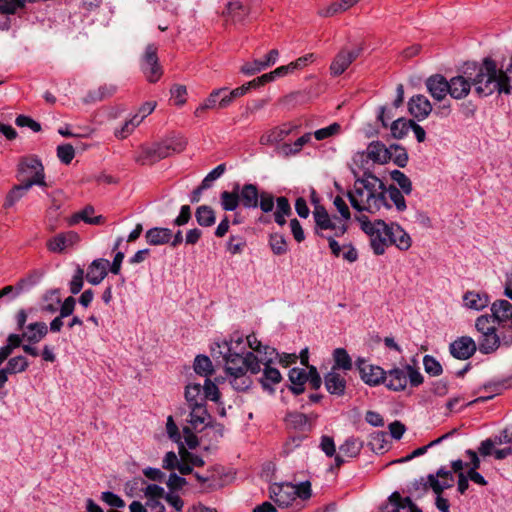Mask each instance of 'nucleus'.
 <instances>
[{
  "label": "nucleus",
  "instance_id": "obj_1",
  "mask_svg": "<svg viewBox=\"0 0 512 512\" xmlns=\"http://www.w3.org/2000/svg\"><path fill=\"white\" fill-rule=\"evenodd\" d=\"M211 351L213 357L223 359L230 384L237 391H245L250 387L252 382L246 374L248 371L258 374L261 371V365H264V369L260 382L265 390L273 391L272 385L279 383L282 379L279 370L270 366L273 359L278 356L275 348L265 347L264 355L258 357L253 352L245 351L242 336L233 335L230 340L214 342Z\"/></svg>",
  "mask_w": 512,
  "mask_h": 512
},
{
  "label": "nucleus",
  "instance_id": "obj_2",
  "mask_svg": "<svg viewBox=\"0 0 512 512\" xmlns=\"http://www.w3.org/2000/svg\"><path fill=\"white\" fill-rule=\"evenodd\" d=\"M351 206L358 212L376 214L382 209H390L392 205L386 200V186L382 180L364 173L356 178L353 187L347 192Z\"/></svg>",
  "mask_w": 512,
  "mask_h": 512
},
{
  "label": "nucleus",
  "instance_id": "obj_3",
  "mask_svg": "<svg viewBox=\"0 0 512 512\" xmlns=\"http://www.w3.org/2000/svg\"><path fill=\"white\" fill-rule=\"evenodd\" d=\"M474 70V91L478 96L486 97L494 92L509 94L512 91V55L505 69H498L494 60L485 58Z\"/></svg>",
  "mask_w": 512,
  "mask_h": 512
},
{
  "label": "nucleus",
  "instance_id": "obj_4",
  "mask_svg": "<svg viewBox=\"0 0 512 512\" xmlns=\"http://www.w3.org/2000/svg\"><path fill=\"white\" fill-rule=\"evenodd\" d=\"M184 397L190 410L188 423L194 430L202 431L210 418L206 401H218V387L209 378L205 379L203 386L199 383H189L185 387Z\"/></svg>",
  "mask_w": 512,
  "mask_h": 512
},
{
  "label": "nucleus",
  "instance_id": "obj_5",
  "mask_svg": "<svg viewBox=\"0 0 512 512\" xmlns=\"http://www.w3.org/2000/svg\"><path fill=\"white\" fill-rule=\"evenodd\" d=\"M361 229L369 236L370 246L376 255L384 254L389 246V224L383 220L371 221L367 216L357 217Z\"/></svg>",
  "mask_w": 512,
  "mask_h": 512
},
{
  "label": "nucleus",
  "instance_id": "obj_6",
  "mask_svg": "<svg viewBox=\"0 0 512 512\" xmlns=\"http://www.w3.org/2000/svg\"><path fill=\"white\" fill-rule=\"evenodd\" d=\"M183 142H162L152 145H142L134 156V160L140 165H151L173 153H179L184 149Z\"/></svg>",
  "mask_w": 512,
  "mask_h": 512
},
{
  "label": "nucleus",
  "instance_id": "obj_7",
  "mask_svg": "<svg viewBox=\"0 0 512 512\" xmlns=\"http://www.w3.org/2000/svg\"><path fill=\"white\" fill-rule=\"evenodd\" d=\"M315 233L321 237H340L347 231L346 222L337 216L331 217L323 206H316L313 211Z\"/></svg>",
  "mask_w": 512,
  "mask_h": 512
},
{
  "label": "nucleus",
  "instance_id": "obj_8",
  "mask_svg": "<svg viewBox=\"0 0 512 512\" xmlns=\"http://www.w3.org/2000/svg\"><path fill=\"white\" fill-rule=\"evenodd\" d=\"M363 51L361 45L356 46L352 49L343 47L333 58L329 71L331 76L337 77L343 74L348 67L360 56Z\"/></svg>",
  "mask_w": 512,
  "mask_h": 512
},
{
  "label": "nucleus",
  "instance_id": "obj_9",
  "mask_svg": "<svg viewBox=\"0 0 512 512\" xmlns=\"http://www.w3.org/2000/svg\"><path fill=\"white\" fill-rule=\"evenodd\" d=\"M141 70L149 82H157L162 75V68L158 61L157 47L154 44L147 45L141 59Z\"/></svg>",
  "mask_w": 512,
  "mask_h": 512
},
{
  "label": "nucleus",
  "instance_id": "obj_10",
  "mask_svg": "<svg viewBox=\"0 0 512 512\" xmlns=\"http://www.w3.org/2000/svg\"><path fill=\"white\" fill-rule=\"evenodd\" d=\"M356 365L359 369L360 377L369 386H378L384 384L386 380V371L377 365L367 363L364 359H358Z\"/></svg>",
  "mask_w": 512,
  "mask_h": 512
},
{
  "label": "nucleus",
  "instance_id": "obj_11",
  "mask_svg": "<svg viewBox=\"0 0 512 512\" xmlns=\"http://www.w3.org/2000/svg\"><path fill=\"white\" fill-rule=\"evenodd\" d=\"M269 493L270 498L280 507L289 506L297 498V490L291 483H274Z\"/></svg>",
  "mask_w": 512,
  "mask_h": 512
},
{
  "label": "nucleus",
  "instance_id": "obj_12",
  "mask_svg": "<svg viewBox=\"0 0 512 512\" xmlns=\"http://www.w3.org/2000/svg\"><path fill=\"white\" fill-rule=\"evenodd\" d=\"M475 73H469L468 76L458 75L452 77L448 81L449 91L448 94L454 99H463L471 91V87H474L473 78Z\"/></svg>",
  "mask_w": 512,
  "mask_h": 512
},
{
  "label": "nucleus",
  "instance_id": "obj_13",
  "mask_svg": "<svg viewBox=\"0 0 512 512\" xmlns=\"http://www.w3.org/2000/svg\"><path fill=\"white\" fill-rule=\"evenodd\" d=\"M477 350L475 341L469 336H462L454 340L449 345L450 354L459 360H467L474 355Z\"/></svg>",
  "mask_w": 512,
  "mask_h": 512
},
{
  "label": "nucleus",
  "instance_id": "obj_14",
  "mask_svg": "<svg viewBox=\"0 0 512 512\" xmlns=\"http://www.w3.org/2000/svg\"><path fill=\"white\" fill-rule=\"evenodd\" d=\"M299 125L294 123H285L275 127L260 137L262 145H274L283 141L288 135L295 133L299 129Z\"/></svg>",
  "mask_w": 512,
  "mask_h": 512
},
{
  "label": "nucleus",
  "instance_id": "obj_15",
  "mask_svg": "<svg viewBox=\"0 0 512 512\" xmlns=\"http://www.w3.org/2000/svg\"><path fill=\"white\" fill-rule=\"evenodd\" d=\"M32 163H34V166L31 164L30 167L34 168V170L36 169L33 176L31 178L24 177V179H18L21 183L14 187L13 193H23L28 191L33 185L46 186L44 167L41 161H33Z\"/></svg>",
  "mask_w": 512,
  "mask_h": 512
},
{
  "label": "nucleus",
  "instance_id": "obj_16",
  "mask_svg": "<svg viewBox=\"0 0 512 512\" xmlns=\"http://www.w3.org/2000/svg\"><path fill=\"white\" fill-rule=\"evenodd\" d=\"M389 245H395L402 251L408 250L412 245L410 235L398 224H389Z\"/></svg>",
  "mask_w": 512,
  "mask_h": 512
},
{
  "label": "nucleus",
  "instance_id": "obj_17",
  "mask_svg": "<svg viewBox=\"0 0 512 512\" xmlns=\"http://www.w3.org/2000/svg\"><path fill=\"white\" fill-rule=\"evenodd\" d=\"M384 384L387 389L391 391H403L407 386V374L405 366L403 368L394 367L386 371V380Z\"/></svg>",
  "mask_w": 512,
  "mask_h": 512
},
{
  "label": "nucleus",
  "instance_id": "obj_18",
  "mask_svg": "<svg viewBox=\"0 0 512 512\" xmlns=\"http://www.w3.org/2000/svg\"><path fill=\"white\" fill-rule=\"evenodd\" d=\"M408 108L410 114L419 121L424 120L432 111V105L424 95L411 97Z\"/></svg>",
  "mask_w": 512,
  "mask_h": 512
},
{
  "label": "nucleus",
  "instance_id": "obj_19",
  "mask_svg": "<svg viewBox=\"0 0 512 512\" xmlns=\"http://www.w3.org/2000/svg\"><path fill=\"white\" fill-rule=\"evenodd\" d=\"M430 95L437 101L443 100L449 91L448 81L442 75L435 74L426 80Z\"/></svg>",
  "mask_w": 512,
  "mask_h": 512
},
{
  "label": "nucleus",
  "instance_id": "obj_20",
  "mask_svg": "<svg viewBox=\"0 0 512 512\" xmlns=\"http://www.w3.org/2000/svg\"><path fill=\"white\" fill-rule=\"evenodd\" d=\"M110 262L106 259L99 258L89 265L87 269L86 279L92 285H98L107 276V269Z\"/></svg>",
  "mask_w": 512,
  "mask_h": 512
},
{
  "label": "nucleus",
  "instance_id": "obj_21",
  "mask_svg": "<svg viewBox=\"0 0 512 512\" xmlns=\"http://www.w3.org/2000/svg\"><path fill=\"white\" fill-rule=\"evenodd\" d=\"M326 390L336 396H343L346 390V379L340 373L331 369L324 378Z\"/></svg>",
  "mask_w": 512,
  "mask_h": 512
},
{
  "label": "nucleus",
  "instance_id": "obj_22",
  "mask_svg": "<svg viewBox=\"0 0 512 512\" xmlns=\"http://www.w3.org/2000/svg\"><path fill=\"white\" fill-rule=\"evenodd\" d=\"M48 333V327L45 322L30 323L25 327L22 333L24 341L27 343H39Z\"/></svg>",
  "mask_w": 512,
  "mask_h": 512
},
{
  "label": "nucleus",
  "instance_id": "obj_23",
  "mask_svg": "<svg viewBox=\"0 0 512 512\" xmlns=\"http://www.w3.org/2000/svg\"><path fill=\"white\" fill-rule=\"evenodd\" d=\"M259 191L255 184L247 183L239 187V199L244 208L258 207Z\"/></svg>",
  "mask_w": 512,
  "mask_h": 512
},
{
  "label": "nucleus",
  "instance_id": "obj_24",
  "mask_svg": "<svg viewBox=\"0 0 512 512\" xmlns=\"http://www.w3.org/2000/svg\"><path fill=\"white\" fill-rule=\"evenodd\" d=\"M286 423L289 427L300 432H308L312 429L313 418L300 412H291L286 416Z\"/></svg>",
  "mask_w": 512,
  "mask_h": 512
},
{
  "label": "nucleus",
  "instance_id": "obj_25",
  "mask_svg": "<svg viewBox=\"0 0 512 512\" xmlns=\"http://www.w3.org/2000/svg\"><path fill=\"white\" fill-rule=\"evenodd\" d=\"M171 238L172 231L163 227H153L145 233L146 242L153 246L168 244Z\"/></svg>",
  "mask_w": 512,
  "mask_h": 512
},
{
  "label": "nucleus",
  "instance_id": "obj_26",
  "mask_svg": "<svg viewBox=\"0 0 512 512\" xmlns=\"http://www.w3.org/2000/svg\"><path fill=\"white\" fill-rule=\"evenodd\" d=\"M367 156L374 162L381 164L386 163L390 160L389 147H385V145L379 141L371 142L367 147Z\"/></svg>",
  "mask_w": 512,
  "mask_h": 512
},
{
  "label": "nucleus",
  "instance_id": "obj_27",
  "mask_svg": "<svg viewBox=\"0 0 512 512\" xmlns=\"http://www.w3.org/2000/svg\"><path fill=\"white\" fill-rule=\"evenodd\" d=\"M289 380L292 384L291 391L295 395L304 392V384L308 381V372L303 368H292L289 371Z\"/></svg>",
  "mask_w": 512,
  "mask_h": 512
},
{
  "label": "nucleus",
  "instance_id": "obj_28",
  "mask_svg": "<svg viewBox=\"0 0 512 512\" xmlns=\"http://www.w3.org/2000/svg\"><path fill=\"white\" fill-rule=\"evenodd\" d=\"M312 139L311 133H305L301 137H299L293 144L284 143L278 147V152L285 156H293L298 154L304 145L310 143Z\"/></svg>",
  "mask_w": 512,
  "mask_h": 512
},
{
  "label": "nucleus",
  "instance_id": "obj_29",
  "mask_svg": "<svg viewBox=\"0 0 512 512\" xmlns=\"http://www.w3.org/2000/svg\"><path fill=\"white\" fill-rule=\"evenodd\" d=\"M94 213V208L92 206H86L83 210L75 213L69 219V225H76L79 221H84L87 224L98 225L103 222V216H95L91 217Z\"/></svg>",
  "mask_w": 512,
  "mask_h": 512
},
{
  "label": "nucleus",
  "instance_id": "obj_30",
  "mask_svg": "<svg viewBox=\"0 0 512 512\" xmlns=\"http://www.w3.org/2000/svg\"><path fill=\"white\" fill-rule=\"evenodd\" d=\"M479 351L483 354L494 352L500 345V338L496 334V329L492 332L482 334L478 340Z\"/></svg>",
  "mask_w": 512,
  "mask_h": 512
},
{
  "label": "nucleus",
  "instance_id": "obj_31",
  "mask_svg": "<svg viewBox=\"0 0 512 512\" xmlns=\"http://www.w3.org/2000/svg\"><path fill=\"white\" fill-rule=\"evenodd\" d=\"M220 204L224 211H234L240 204L239 184H236L232 191H223L220 194Z\"/></svg>",
  "mask_w": 512,
  "mask_h": 512
},
{
  "label": "nucleus",
  "instance_id": "obj_32",
  "mask_svg": "<svg viewBox=\"0 0 512 512\" xmlns=\"http://www.w3.org/2000/svg\"><path fill=\"white\" fill-rule=\"evenodd\" d=\"M227 91V88L213 90L209 96L195 110L196 117H201L202 113L209 109H218L220 96Z\"/></svg>",
  "mask_w": 512,
  "mask_h": 512
},
{
  "label": "nucleus",
  "instance_id": "obj_33",
  "mask_svg": "<svg viewBox=\"0 0 512 512\" xmlns=\"http://www.w3.org/2000/svg\"><path fill=\"white\" fill-rule=\"evenodd\" d=\"M491 311L497 322H504L512 316V304L504 299L497 300L492 304Z\"/></svg>",
  "mask_w": 512,
  "mask_h": 512
},
{
  "label": "nucleus",
  "instance_id": "obj_34",
  "mask_svg": "<svg viewBox=\"0 0 512 512\" xmlns=\"http://www.w3.org/2000/svg\"><path fill=\"white\" fill-rule=\"evenodd\" d=\"M454 483V476L437 479L434 474L427 476L425 487H430L435 494H442L445 489L451 488Z\"/></svg>",
  "mask_w": 512,
  "mask_h": 512
},
{
  "label": "nucleus",
  "instance_id": "obj_35",
  "mask_svg": "<svg viewBox=\"0 0 512 512\" xmlns=\"http://www.w3.org/2000/svg\"><path fill=\"white\" fill-rule=\"evenodd\" d=\"M463 300L466 307L474 310H482L489 304V298L487 295L472 291L467 292L464 295Z\"/></svg>",
  "mask_w": 512,
  "mask_h": 512
},
{
  "label": "nucleus",
  "instance_id": "obj_36",
  "mask_svg": "<svg viewBox=\"0 0 512 512\" xmlns=\"http://www.w3.org/2000/svg\"><path fill=\"white\" fill-rule=\"evenodd\" d=\"M195 217L197 223L202 227H210L215 224L216 216L214 210L208 205H201L196 209Z\"/></svg>",
  "mask_w": 512,
  "mask_h": 512
},
{
  "label": "nucleus",
  "instance_id": "obj_37",
  "mask_svg": "<svg viewBox=\"0 0 512 512\" xmlns=\"http://www.w3.org/2000/svg\"><path fill=\"white\" fill-rule=\"evenodd\" d=\"M363 447V442L354 437H350L339 447L341 455L345 457L353 458L356 457Z\"/></svg>",
  "mask_w": 512,
  "mask_h": 512
},
{
  "label": "nucleus",
  "instance_id": "obj_38",
  "mask_svg": "<svg viewBox=\"0 0 512 512\" xmlns=\"http://www.w3.org/2000/svg\"><path fill=\"white\" fill-rule=\"evenodd\" d=\"M388 198L393 203V205L396 207L398 212H403L406 210V201L403 195L402 190L396 188L393 185H390L389 187H386V200L388 201Z\"/></svg>",
  "mask_w": 512,
  "mask_h": 512
},
{
  "label": "nucleus",
  "instance_id": "obj_39",
  "mask_svg": "<svg viewBox=\"0 0 512 512\" xmlns=\"http://www.w3.org/2000/svg\"><path fill=\"white\" fill-rule=\"evenodd\" d=\"M334 365L332 369H343L345 371L352 368V360L344 348H336L333 352Z\"/></svg>",
  "mask_w": 512,
  "mask_h": 512
},
{
  "label": "nucleus",
  "instance_id": "obj_40",
  "mask_svg": "<svg viewBox=\"0 0 512 512\" xmlns=\"http://www.w3.org/2000/svg\"><path fill=\"white\" fill-rule=\"evenodd\" d=\"M194 371L201 375L206 377V379L213 374L214 369L212 362L208 356L205 355H198L196 356L194 360Z\"/></svg>",
  "mask_w": 512,
  "mask_h": 512
},
{
  "label": "nucleus",
  "instance_id": "obj_41",
  "mask_svg": "<svg viewBox=\"0 0 512 512\" xmlns=\"http://www.w3.org/2000/svg\"><path fill=\"white\" fill-rule=\"evenodd\" d=\"M389 156L390 160H392L397 166L403 168L407 165L408 153L405 148L397 144H391L389 146Z\"/></svg>",
  "mask_w": 512,
  "mask_h": 512
},
{
  "label": "nucleus",
  "instance_id": "obj_42",
  "mask_svg": "<svg viewBox=\"0 0 512 512\" xmlns=\"http://www.w3.org/2000/svg\"><path fill=\"white\" fill-rule=\"evenodd\" d=\"M29 366V362L24 356H16L13 358H10L4 367L5 371L8 374H17L24 372Z\"/></svg>",
  "mask_w": 512,
  "mask_h": 512
},
{
  "label": "nucleus",
  "instance_id": "obj_43",
  "mask_svg": "<svg viewBox=\"0 0 512 512\" xmlns=\"http://www.w3.org/2000/svg\"><path fill=\"white\" fill-rule=\"evenodd\" d=\"M412 124H414L413 120H405L402 118L393 121L391 124V133L393 137L397 139H402L405 137L408 134Z\"/></svg>",
  "mask_w": 512,
  "mask_h": 512
},
{
  "label": "nucleus",
  "instance_id": "obj_44",
  "mask_svg": "<svg viewBox=\"0 0 512 512\" xmlns=\"http://www.w3.org/2000/svg\"><path fill=\"white\" fill-rule=\"evenodd\" d=\"M142 122L138 114H135L131 119L127 120L120 129H116L114 134L119 139H125L133 130Z\"/></svg>",
  "mask_w": 512,
  "mask_h": 512
},
{
  "label": "nucleus",
  "instance_id": "obj_45",
  "mask_svg": "<svg viewBox=\"0 0 512 512\" xmlns=\"http://www.w3.org/2000/svg\"><path fill=\"white\" fill-rule=\"evenodd\" d=\"M269 245L275 255H283L288 250L285 237L278 233L270 235Z\"/></svg>",
  "mask_w": 512,
  "mask_h": 512
},
{
  "label": "nucleus",
  "instance_id": "obj_46",
  "mask_svg": "<svg viewBox=\"0 0 512 512\" xmlns=\"http://www.w3.org/2000/svg\"><path fill=\"white\" fill-rule=\"evenodd\" d=\"M391 179L398 184L400 190L406 195L412 192L411 180L400 170H393L390 172Z\"/></svg>",
  "mask_w": 512,
  "mask_h": 512
},
{
  "label": "nucleus",
  "instance_id": "obj_47",
  "mask_svg": "<svg viewBox=\"0 0 512 512\" xmlns=\"http://www.w3.org/2000/svg\"><path fill=\"white\" fill-rule=\"evenodd\" d=\"M423 365L425 372L431 376H439L443 372L440 362L431 355H425L423 357Z\"/></svg>",
  "mask_w": 512,
  "mask_h": 512
},
{
  "label": "nucleus",
  "instance_id": "obj_48",
  "mask_svg": "<svg viewBox=\"0 0 512 512\" xmlns=\"http://www.w3.org/2000/svg\"><path fill=\"white\" fill-rule=\"evenodd\" d=\"M497 321L493 318V315H481L477 318L475 327L477 331L482 335L488 332H492L496 329L494 322Z\"/></svg>",
  "mask_w": 512,
  "mask_h": 512
},
{
  "label": "nucleus",
  "instance_id": "obj_49",
  "mask_svg": "<svg viewBox=\"0 0 512 512\" xmlns=\"http://www.w3.org/2000/svg\"><path fill=\"white\" fill-rule=\"evenodd\" d=\"M33 161H40L38 158L36 157H31V158H25L23 159L19 165H18V174H17V178L18 179H24L25 178H31L34 174V168H31V164H33L32 162Z\"/></svg>",
  "mask_w": 512,
  "mask_h": 512
},
{
  "label": "nucleus",
  "instance_id": "obj_50",
  "mask_svg": "<svg viewBox=\"0 0 512 512\" xmlns=\"http://www.w3.org/2000/svg\"><path fill=\"white\" fill-rule=\"evenodd\" d=\"M179 456L183 459V461H188L193 468L202 467L205 464L201 456L189 452L185 449L183 444H180L179 446Z\"/></svg>",
  "mask_w": 512,
  "mask_h": 512
},
{
  "label": "nucleus",
  "instance_id": "obj_51",
  "mask_svg": "<svg viewBox=\"0 0 512 512\" xmlns=\"http://www.w3.org/2000/svg\"><path fill=\"white\" fill-rule=\"evenodd\" d=\"M402 497L399 492H393L388 502L380 508V512H400Z\"/></svg>",
  "mask_w": 512,
  "mask_h": 512
},
{
  "label": "nucleus",
  "instance_id": "obj_52",
  "mask_svg": "<svg viewBox=\"0 0 512 512\" xmlns=\"http://www.w3.org/2000/svg\"><path fill=\"white\" fill-rule=\"evenodd\" d=\"M22 10L21 0H0V14H17Z\"/></svg>",
  "mask_w": 512,
  "mask_h": 512
},
{
  "label": "nucleus",
  "instance_id": "obj_53",
  "mask_svg": "<svg viewBox=\"0 0 512 512\" xmlns=\"http://www.w3.org/2000/svg\"><path fill=\"white\" fill-rule=\"evenodd\" d=\"M341 130V126L338 123H332L331 125L318 129L314 132V137L316 140L321 141L337 135Z\"/></svg>",
  "mask_w": 512,
  "mask_h": 512
},
{
  "label": "nucleus",
  "instance_id": "obj_54",
  "mask_svg": "<svg viewBox=\"0 0 512 512\" xmlns=\"http://www.w3.org/2000/svg\"><path fill=\"white\" fill-rule=\"evenodd\" d=\"M245 246V239L239 235H231L227 242V250L233 255L242 253Z\"/></svg>",
  "mask_w": 512,
  "mask_h": 512
},
{
  "label": "nucleus",
  "instance_id": "obj_55",
  "mask_svg": "<svg viewBox=\"0 0 512 512\" xmlns=\"http://www.w3.org/2000/svg\"><path fill=\"white\" fill-rule=\"evenodd\" d=\"M57 156L64 164H70L75 156L74 147L71 144H63L57 147Z\"/></svg>",
  "mask_w": 512,
  "mask_h": 512
},
{
  "label": "nucleus",
  "instance_id": "obj_56",
  "mask_svg": "<svg viewBox=\"0 0 512 512\" xmlns=\"http://www.w3.org/2000/svg\"><path fill=\"white\" fill-rule=\"evenodd\" d=\"M84 270L81 267H77L72 280L69 283L70 292L72 294H78L83 287Z\"/></svg>",
  "mask_w": 512,
  "mask_h": 512
},
{
  "label": "nucleus",
  "instance_id": "obj_57",
  "mask_svg": "<svg viewBox=\"0 0 512 512\" xmlns=\"http://www.w3.org/2000/svg\"><path fill=\"white\" fill-rule=\"evenodd\" d=\"M405 369L407 374V381L409 380L411 386L417 387L423 383L424 378L418 369L409 364L405 365Z\"/></svg>",
  "mask_w": 512,
  "mask_h": 512
},
{
  "label": "nucleus",
  "instance_id": "obj_58",
  "mask_svg": "<svg viewBox=\"0 0 512 512\" xmlns=\"http://www.w3.org/2000/svg\"><path fill=\"white\" fill-rule=\"evenodd\" d=\"M258 206L264 213L271 212L274 208V197L268 192H262L259 195Z\"/></svg>",
  "mask_w": 512,
  "mask_h": 512
},
{
  "label": "nucleus",
  "instance_id": "obj_59",
  "mask_svg": "<svg viewBox=\"0 0 512 512\" xmlns=\"http://www.w3.org/2000/svg\"><path fill=\"white\" fill-rule=\"evenodd\" d=\"M495 445L512 444V426L506 427L492 437Z\"/></svg>",
  "mask_w": 512,
  "mask_h": 512
},
{
  "label": "nucleus",
  "instance_id": "obj_60",
  "mask_svg": "<svg viewBox=\"0 0 512 512\" xmlns=\"http://www.w3.org/2000/svg\"><path fill=\"white\" fill-rule=\"evenodd\" d=\"M47 247L51 252L60 253L67 248L65 238L62 234H58L47 242Z\"/></svg>",
  "mask_w": 512,
  "mask_h": 512
},
{
  "label": "nucleus",
  "instance_id": "obj_61",
  "mask_svg": "<svg viewBox=\"0 0 512 512\" xmlns=\"http://www.w3.org/2000/svg\"><path fill=\"white\" fill-rule=\"evenodd\" d=\"M245 347L248 346L254 352L257 353L256 356L261 357L264 355V348L268 347L267 345H262V343L257 339L255 334H250L246 337Z\"/></svg>",
  "mask_w": 512,
  "mask_h": 512
},
{
  "label": "nucleus",
  "instance_id": "obj_62",
  "mask_svg": "<svg viewBox=\"0 0 512 512\" xmlns=\"http://www.w3.org/2000/svg\"><path fill=\"white\" fill-rule=\"evenodd\" d=\"M101 499L110 507L123 508L125 506L123 499L110 491L103 492Z\"/></svg>",
  "mask_w": 512,
  "mask_h": 512
},
{
  "label": "nucleus",
  "instance_id": "obj_63",
  "mask_svg": "<svg viewBox=\"0 0 512 512\" xmlns=\"http://www.w3.org/2000/svg\"><path fill=\"white\" fill-rule=\"evenodd\" d=\"M333 204L336 207V209L338 210V212L340 213L341 219L344 222H347L350 219L351 214H350L349 207L346 204L345 200L341 196H336L333 200Z\"/></svg>",
  "mask_w": 512,
  "mask_h": 512
},
{
  "label": "nucleus",
  "instance_id": "obj_64",
  "mask_svg": "<svg viewBox=\"0 0 512 512\" xmlns=\"http://www.w3.org/2000/svg\"><path fill=\"white\" fill-rule=\"evenodd\" d=\"M15 123L20 127H29L34 132H39L41 130L40 123L25 115H19L16 118Z\"/></svg>",
  "mask_w": 512,
  "mask_h": 512
}]
</instances>
